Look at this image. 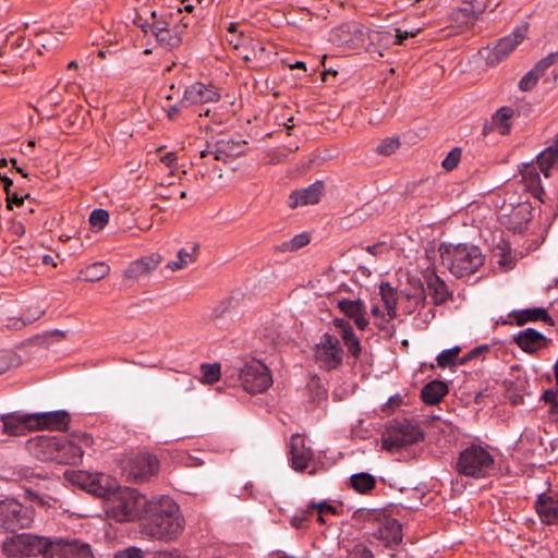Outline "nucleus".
I'll list each match as a JSON object with an SVG mask.
<instances>
[{
    "label": "nucleus",
    "mask_w": 558,
    "mask_h": 558,
    "mask_svg": "<svg viewBox=\"0 0 558 558\" xmlns=\"http://www.w3.org/2000/svg\"><path fill=\"white\" fill-rule=\"evenodd\" d=\"M184 518L179 505L169 496H159L146 504L142 532L157 541L177 539L184 530Z\"/></svg>",
    "instance_id": "1"
},
{
    "label": "nucleus",
    "mask_w": 558,
    "mask_h": 558,
    "mask_svg": "<svg viewBox=\"0 0 558 558\" xmlns=\"http://www.w3.org/2000/svg\"><path fill=\"white\" fill-rule=\"evenodd\" d=\"M93 444L94 439L89 434L80 433L73 435L72 439L38 436L28 441V447L41 460L76 465L82 461L84 447Z\"/></svg>",
    "instance_id": "2"
},
{
    "label": "nucleus",
    "mask_w": 558,
    "mask_h": 558,
    "mask_svg": "<svg viewBox=\"0 0 558 558\" xmlns=\"http://www.w3.org/2000/svg\"><path fill=\"white\" fill-rule=\"evenodd\" d=\"M439 253L442 264L457 278L474 274L483 266L485 259L477 246L465 243H442Z\"/></svg>",
    "instance_id": "3"
},
{
    "label": "nucleus",
    "mask_w": 558,
    "mask_h": 558,
    "mask_svg": "<svg viewBox=\"0 0 558 558\" xmlns=\"http://www.w3.org/2000/svg\"><path fill=\"white\" fill-rule=\"evenodd\" d=\"M495 466L493 454L480 445H471L459 453L456 471L472 478H484L490 475Z\"/></svg>",
    "instance_id": "4"
},
{
    "label": "nucleus",
    "mask_w": 558,
    "mask_h": 558,
    "mask_svg": "<svg viewBox=\"0 0 558 558\" xmlns=\"http://www.w3.org/2000/svg\"><path fill=\"white\" fill-rule=\"evenodd\" d=\"M108 501L110 502L108 514L118 522L138 518L148 502L137 490L119 485Z\"/></svg>",
    "instance_id": "5"
},
{
    "label": "nucleus",
    "mask_w": 558,
    "mask_h": 558,
    "mask_svg": "<svg viewBox=\"0 0 558 558\" xmlns=\"http://www.w3.org/2000/svg\"><path fill=\"white\" fill-rule=\"evenodd\" d=\"M187 26L189 22L178 20V16H173V12L160 14L159 16L154 12L149 32L162 47L171 50L181 45L182 34Z\"/></svg>",
    "instance_id": "6"
},
{
    "label": "nucleus",
    "mask_w": 558,
    "mask_h": 558,
    "mask_svg": "<svg viewBox=\"0 0 558 558\" xmlns=\"http://www.w3.org/2000/svg\"><path fill=\"white\" fill-rule=\"evenodd\" d=\"M44 558H94L90 546L78 539L41 537Z\"/></svg>",
    "instance_id": "7"
},
{
    "label": "nucleus",
    "mask_w": 558,
    "mask_h": 558,
    "mask_svg": "<svg viewBox=\"0 0 558 558\" xmlns=\"http://www.w3.org/2000/svg\"><path fill=\"white\" fill-rule=\"evenodd\" d=\"M313 357L318 368L330 372L342 365L344 350L336 335L325 332L314 347Z\"/></svg>",
    "instance_id": "8"
},
{
    "label": "nucleus",
    "mask_w": 558,
    "mask_h": 558,
    "mask_svg": "<svg viewBox=\"0 0 558 558\" xmlns=\"http://www.w3.org/2000/svg\"><path fill=\"white\" fill-rule=\"evenodd\" d=\"M243 389L250 393H262L272 384L269 369L260 361L252 360L238 368Z\"/></svg>",
    "instance_id": "9"
},
{
    "label": "nucleus",
    "mask_w": 558,
    "mask_h": 558,
    "mask_svg": "<svg viewBox=\"0 0 558 558\" xmlns=\"http://www.w3.org/2000/svg\"><path fill=\"white\" fill-rule=\"evenodd\" d=\"M423 439V433L417 425L408 421L390 424L383 434V447L393 451L410 446Z\"/></svg>",
    "instance_id": "10"
},
{
    "label": "nucleus",
    "mask_w": 558,
    "mask_h": 558,
    "mask_svg": "<svg viewBox=\"0 0 558 558\" xmlns=\"http://www.w3.org/2000/svg\"><path fill=\"white\" fill-rule=\"evenodd\" d=\"M71 481L87 493L107 500L110 499L119 485L114 477L106 473H88L85 471L74 472Z\"/></svg>",
    "instance_id": "11"
},
{
    "label": "nucleus",
    "mask_w": 558,
    "mask_h": 558,
    "mask_svg": "<svg viewBox=\"0 0 558 558\" xmlns=\"http://www.w3.org/2000/svg\"><path fill=\"white\" fill-rule=\"evenodd\" d=\"M33 521V512L15 499L0 501V531L27 529Z\"/></svg>",
    "instance_id": "12"
},
{
    "label": "nucleus",
    "mask_w": 558,
    "mask_h": 558,
    "mask_svg": "<svg viewBox=\"0 0 558 558\" xmlns=\"http://www.w3.org/2000/svg\"><path fill=\"white\" fill-rule=\"evenodd\" d=\"M43 536L22 533L3 542L2 550L8 557L38 556L43 547Z\"/></svg>",
    "instance_id": "13"
},
{
    "label": "nucleus",
    "mask_w": 558,
    "mask_h": 558,
    "mask_svg": "<svg viewBox=\"0 0 558 558\" xmlns=\"http://www.w3.org/2000/svg\"><path fill=\"white\" fill-rule=\"evenodd\" d=\"M527 34V24L514 28V31L497 41L493 48H487L485 56L487 63L495 65L506 59L520 45Z\"/></svg>",
    "instance_id": "14"
},
{
    "label": "nucleus",
    "mask_w": 558,
    "mask_h": 558,
    "mask_svg": "<svg viewBox=\"0 0 558 558\" xmlns=\"http://www.w3.org/2000/svg\"><path fill=\"white\" fill-rule=\"evenodd\" d=\"M159 462L155 456L149 453H137L130 458L124 471L130 480L141 482L157 474Z\"/></svg>",
    "instance_id": "15"
},
{
    "label": "nucleus",
    "mask_w": 558,
    "mask_h": 558,
    "mask_svg": "<svg viewBox=\"0 0 558 558\" xmlns=\"http://www.w3.org/2000/svg\"><path fill=\"white\" fill-rule=\"evenodd\" d=\"M219 99L220 94L215 86L195 82L186 87L181 99V105L184 107H190L193 105L217 102Z\"/></svg>",
    "instance_id": "16"
},
{
    "label": "nucleus",
    "mask_w": 558,
    "mask_h": 558,
    "mask_svg": "<svg viewBox=\"0 0 558 558\" xmlns=\"http://www.w3.org/2000/svg\"><path fill=\"white\" fill-rule=\"evenodd\" d=\"M0 420L3 424V432L10 436H20L34 430V413H5L0 416Z\"/></svg>",
    "instance_id": "17"
},
{
    "label": "nucleus",
    "mask_w": 558,
    "mask_h": 558,
    "mask_svg": "<svg viewBox=\"0 0 558 558\" xmlns=\"http://www.w3.org/2000/svg\"><path fill=\"white\" fill-rule=\"evenodd\" d=\"M70 416L66 411H49L34 413V430H64L68 428Z\"/></svg>",
    "instance_id": "18"
},
{
    "label": "nucleus",
    "mask_w": 558,
    "mask_h": 558,
    "mask_svg": "<svg viewBox=\"0 0 558 558\" xmlns=\"http://www.w3.org/2000/svg\"><path fill=\"white\" fill-rule=\"evenodd\" d=\"M325 191L323 181H316L306 189L293 191L289 196V206L295 208L298 206L317 204Z\"/></svg>",
    "instance_id": "19"
},
{
    "label": "nucleus",
    "mask_w": 558,
    "mask_h": 558,
    "mask_svg": "<svg viewBox=\"0 0 558 558\" xmlns=\"http://www.w3.org/2000/svg\"><path fill=\"white\" fill-rule=\"evenodd\" d=\"M533 217V208L529 202H521L506 216L504 223L513 232H523Z\"/></svg>",
    "instance_id": "20"
},
{
    "label": "nucleus",
    "mask_w": 558,
    "mask_h": 558,
    "mask_svg": "<svg viewBox=\"0 0 558 558\" xmlns=\"http://www.w3.org/2000/svg\"><path fill=\"white\" fill-rule=\"evenodd\" d=\"M349 28L355 36L363 37L366 35L369 45L375 47L373 51H378L379 56H384L380 49H388L395 41L393 34L389 31L367 29L365 32V29L359 25H353Z\"/></svg>",
    "instance_id": "21"
},
{
    "label": "nucleus",
    "mask_w": 558,
    "mask_h": 558,
    "mask_svg": "<svg viewBox=\"0 0 558 558\" xmlns=\"http://www.w3.org/2000/svg\"><path fill=\"white\" fill-rule=\"evenodd\" d=\"M245 141L221 138L214 144L213 155L215 160L228 162L244 153Z\"/></svg>",
    "instance_id": "22"
},
{
    "label": "nucleus",
    "mask_w": 558,
    "mask_h": 558,
    "mask_svg": "<svg viewBox=\"0 0 558 558\" xmlns=\"http://www.w3.org/2000/svg\"><path fill=\"white\" fill-rule=\"evenodd\" d=\"M514 342L524 352L535 353L545 348L549 340L542 332L533 328H526L514 336Z\"/></svg>",
    "instance_id": "23"
},
{
    "label": "nucleus",
    "mask_w": 558,
    "mask_h": 558,
    "mask_svg": "<svg viewBox=\"0 0 558 558\" xmlns=\"http://www.w3.org/2000/svg\"><path fill=\"white\" fill-rule=\"evenodd\" d=\"M332 324L342 338L349 354L357 360L362 352V345L351 324L344 318H335Z\"/></svg>",
    "instance_id": "24"
},
{
    "label": "nucleus",
    "mask_w": 558,
    "mask_h": 558,
    "mask_svg": "<svg viewBox=\"0 0 558 558\" xmlns=\"http://www.w3.org/2000/svg\"><path fill=\"white\" fill-rule=\"evenodd\" d=\"M290 454L292 466L295 470H304L307 468L308 462L313 457L310 447L306 446V440L301 435H293L290 440Z\"/></svg>",
    "instance_id": "25"
},
{
    "label": "nucleus",
    "mask_w": 558,
    "mask_h": 558,
    "mask_svg": "<svg viewBox=\"0 0 558 558\" xmlns=\"http://www.w3.org/2000/svg\"><path fill=\"white\" fill-rule=\"evenodd\" d=\"M338 307L347 317L354 320L360 330H364L368 326V319L365 317L366 307L360 299H342L338 302Z\"/></svg>",
    "instance_id": "26"
},
{
    "label": "nucleus",
    "mask_w": 558,
    "mask_h": 558,
    "mask_svg": "<svg viewBox=\"0 0 558 558\" xmlns=\"http://www.w3.org/2000/svg\"><path fill=\"white\" fill-rule=\"evenodd\" d=\"M539 171L541 169L538 167L537 160L536 163L524 165L523 168L520 170V173L521 182L523 184L524 190H526L534 197L543 202L542 195L544 194V190L541 185Z\"/></svg>",
    "instance_id": "27"
},
{
    "label": "nucleus",
    "mask_w": 558,
    "mask_h": 558,
    "mask_svg": "<svg viewBox=\"0 0 558 558\" xmlns=\"http://www.w3.org/2000/svg\"><path fill=\"white\" fill-rule=\"evenodd\" d=\"M535 510L545 524H558V498L541 494L535 501Z\"/></svg>",
    "instance_id": "28"
},
{
    "label": "nucleus",
    "mask_w": 558,
    "mask_h": 558,
    "mask_svg": "<svg viewBox=\"0 0 558 558\" xmlns=\"http://www.w3.org/2000/svg\"><path fill=\"white\" fill-rule=\"evenodd\" d=\"M373 535L386 546L399 544L402 541L401 524L397 519H386L374 531Z\"/></svg>",
    "instance_id": "29"
},
{
    "label": "nucleus",
    "mask_w": 558,
    "mask_h": 558,
    "mask_svg": "<svg viewBox=\"0 0 558 558\" xmlns=\"http://www.w3.org/2000/svg\"><path fill=\"white\" fill-rule=\"evenodd\" d=\"M538 167L545 178L558 177V136L538 155Z\"/></svg>",
    "instance_id": "30"
},
{
    "label": "nucleus",
    "mask_w": 558,
    "mask_h": 558,
    "mask_svg": "<svg viewBox=\"0 0 558 558\" xmlns=\"http://www.w3.org/2000/svg\"><path fill=\"white\" fill-rule=\"evenodd\" d=\"M160 263V256L150 255L132 262L124 271V277L129 279H137L149 274L157 268Z\"/></svg>",
    "instance_id": "31"
},
{
    "label": "nucleus",
    "mask_w": 558,
    "mask_h": 558,
    "mask_svg": "<svg viewBox=\"0 0 558 558\" xmlns=\"http://www.w3.org/2000/svg\"><path fill=\"white\" fill-rule=\"evenodd\" d=\"M448 393V386L441 380H433L421 390V399L425 404L435 405Z\"/></svg>",
    "instance_id": "32"
},
{
    "label": "nucleus",
    "mask_w": 558,
    "mask_h": 558,
    "mask_svg": "<svg viewBox=\"0 0 558 558\" xmlns=\"http://www.w3.org/2000/svg\"><path fill=\"white\" fill-rule=\"evenodd\" d=\"M515 324L523 326L529 322H544L547 325L554 326V319L548 315L544 307H532L512 313Z\"/></svg>",
    "instance_id": "33"
},
{
    "label": "nucleus",
    "mask_w": 558,
    "mask_h": 558,
    "mask_svg": "<svg viewBox=\"0 0 558 558\" xmlns=\"http://www.w3.org/2000/svg\"><path fill=\"white\" fill-rule=\"evenodd\" d=\"M198 254L199 245L197 243H192L190 246L179 250L177 254V259L170 260L167 264V268H169L172 271L183 269L187 267L190 264L196 262Z\"/></svg>",
    "instance_id": "34"
},
{
    "label": "nucleus",
    "mask_w": 558,
    "mask_h": 558,
    "mask_svg": "<svg viewBox=\"0 0 558 558\" xmlns=\"http://www.w3.org/2000/svg\"><path fill=\"white\" fill-rule=\"evenodd\" d=\"M426 291L433 298L435 304H441L447 301L449 292L446 283L435 274L425 277Z\"/></svg>",
    "instance_id": "35"
},
{
    "label": "nucleus",
    "mask_w": 558,
    "mask_h": 558,
    "mask_svg": "<svg viewBox=\"0 0 558 558\" xmlns=\"http://www.w3.org/2000/svg\"><path fill=\"white\" fill-rule=\"evenodd\" d=\"M515 110L511 107H501L492 117V128L498 133L506 135L512 126V118Z\"/></svg>",
    "instance_id": "36"
},
{
    "label": "nucleus",
    "mask_w": 558,
    "mask_h": 558,
    "mask_svg": "<svg viewBox=\"0 0 558 558\" xmlns=\"http://www.w3.org/2000/svg\"><path fill=\"white\" fill-rule=\"evenodd\" d=\"M109 271L110 267L106 263L97 262L82 269L80 274L84 280L96 282L105 278Z\"/></svg>",
    "instance_id": "37"
},
{
    "label": "nucleus",
    "mask_w": 558,
    "mask_h": 558,
    "mask_svg": "<svg viewBox=\"0 0 558 558\" xmlns=\"http://www.w3.org/2000/svg\"><path fill=\"white\" fill-rule=\"evenodd\" d=\"M350 482L353 489L360 494H366L371 492L376 485L375 477L366 472L353 474L350 477Z\"/></svg>",
    "instance_id": "38"
},
{
    "label": "nucleus",
    "mask_w": 558,
    "mask_h": 558,
    "mask_svg": "<svg viewBox=\"0 0 558 558\" xmlns=\"http://www.w3.org/2000/svg\"><path fill=\"white\" fill-rule=\"evenodd\" d=\"M379 292L388 316L395 318L397 315V294L395 289L389 283H381Z\"/></svg>",
    "instance_id": "39"
},
{
    "label": "nucleus",
    "mask_w": 558,
    "mask_h": 558,
    "mask_svg": "<svg viewBox=\"0 0 558 558\" xmlns=\"http://www.w3.org/2000/svg\"><path fill=\"white\" fill-rule=\"evenodd\" d=\"M460 347H453L451 349L442 350L437 355V364L441 368L449 367L454 364V361L460 353Z\"/></svg>",
    "instance_id": "40"
},
{
    "label": "nucleus",
    "mask_w": 558,
    "mask_h": 558,
    "mask_svg": "<svg viewBox=\"0 0 558 558\" xmlns=\"http://www.w3.org/2000/svg\"><path fill=\"white\" fill-rule=\"evenodd\" d=\"M557 61L558 52H551L544 57L543 59H541L532 69V71L541 77L545 74L546 70L553 64H555Z\"/></svg>",
    "instance_id": "41"
},
{
    "label": "nucleus",
    "mask_w": 558,
    "mask_h": 558,
    "mask_svg": "<svg viewBox=\"0 0 558 558\" xmlns=\"http://www.w3.org/2000/svg\"><path fill=\"white\" fill-rule=\"evenodd\" d=\"M400 146V142L397 137H387L380 142L376 147V153L384 156L393 154Z\"/></svg>",
    "instance_id": "42"
},
{
    "label": "nucleus",
    "mask_w": 558,
    "mask_h": 558,
    "mask_svg": "<svg viewBox=\"0 0 558 558\" xmlns=\"http://www.w3.org/2000/svg\"><path fill=\"white\" fill-rule=\"evenodd\" d=\"M109 214L105 209H94L89 216V223L93 228L104 229L108 223Z\"/></svg>",
    "instance_id": "43"
},
{
    "label": "nucleus",
    "mask_w": 558,
    "mask_h": 558,
    "mask_svg": "<svg viewBox=\"0 0 558 558\" xmlns=\"http://www.w3.org/2000/svg\"><path fill=\"white\" fill-rule=\"evenodd\" d=\"M202 373L204 381L208 384H214L219 380L220 378V365L215 364H203L202 365Z\"/></svg>",
    "instance_id": "44"
},
{
    "label": "nucleus",
    "mask_w": 558,
    "mask_h": 558,
    "mask_svg": "<svg viewBox=\"0 0 558 558\" xmlns=\"http://www.w3.org/2000/svg\"><path fill=\"white\" fill-rule=\"evenodd\" d=\"M460 158H461V149L456 147L449 151V154L442 160L441 166L446 170L451 171L458 166Z\"/></svg>",
    "instance_id": "45"
},
{
    "label": "nucleus",
    "mask_w": 558,
    "mask_h": 558,
    "mask_svg": "<svg viewBox=\"0 0 558 558\" xmlns=\"http://www.w3.org/2000/svg\"><path fill=\"white\" fill-rule=\"evenodd\" d=\"M113 558H144V553L138 547L130 546L116 551Z\"/></svg>",
    "instance_id": "46"
},
{
    "label": "nucleus",
    "mask_w": 558,
    "mask_h": 558,
    "mask_svg": "<svg viewBox=\"0 0 558 558\" xmlns=\"http://www.w3.org/2000/svg\"><path fill=\"white\" fill-rule=\"evenodd\" d=\"M538 78L539 76L536 75L532 70L529 71L519 82L520 89L524 92L533 89Z\"/></svg>",
    "instance_id": "47"
},
{
    "label": "nucleus",
    "mask_w": 558,
    "mask_h": 558,
    "mask_svg": "<svg viewBox=\"0 0 558 558\" xmlns=\"http://www.w3.org/2000/svg\"><path fill=\"white\" fill-rule=\"evenodd\" d=\"M14 363V356L9 351H0V375L8 372Z\"/></svg>",
    "instance_id": "48"
},
{
    "label": "nucleus",
    "mask_w": 558,
    "mask_h": 558,
    "mask_svg": "<svg viewBox=\"0 0 558 558\" xmlns=\"http://www.w3.org/2000/svg\"><path fill=\"white\" fill-rule=\"evenodd\" d=\"M5 195L7 206L10 209L13 205L21 206L24 203V199L29 197V194L20 195L19 193L12 191H9V193H5Z\"/></svg>",
    "instance_id": "49"
},
{
    "label": "nucleus",
    "mask_w": 558,
    "mask_h": 558,
    "mask_svg": "<svg viewBox=\"0 0 558 558\" xmlns=\"http://www.w3.org/2000/svg\"><path fill=\"white\" fill-rule=\"evenodd\" d=\"M353 558H373L372 550L364 544L360 543L356 544L352 551H351Z\"/></svg>",
    "instance_id": "50"
},
{
    "label": "nucleus",
    "mask_w": 558,
    "mask_h": 558,
    "mask_svg": "<svg viewBox=\"0 0 558 558\" xmlns=\"http://www.w3.org/2000/svg\"><path fill=\"white\" fill-rule=\"evenodd\" d=\"M310 514H312V511H311L310 508H307L306 510L301 511L300 514H295L292 518L291 524L295 529H302L304 526L305 521L308 519Z\"/></svg>",
    "instance_id": "51"
},
{
    "label": "nucleus",
    "mask_w": 558,
    "mask_h": 558,
    "mask_svg": "<svg viewBox=\"0 0 558 558\" xmlns=\"http://www.w3.org/2000/svg\"><path fill=\"white\" fill-rule=\"evenodd\" d=\"M292 250L298 251L299 248L305 246L310 242V236L307 233H300L294 235L291 240Z\"/></svg>",
    "instance_id": "52"
},
{
    "label": "nucleus",
    "mask_w": 558,
    "mask_h": 558,
    "mask_svg": "<svg viewBox=\"0 0 558 558\" xmlns=\"http://www.w3.org/2000/svg\"><path fill=\"white\" fill-rule=\"evenodd\" d=\"M308 508L311 509V511H313L314 509H317L318 512L320 513H331V514H335L336 513V508L329 504H327L326 501H323V502H312L308 505Z\"/></svg>",
    "instance_id": "53"
},
{
    "label": "nucleus",
    "mask_w": 558,
    "mask_h": 558,
    "mask_svg": "<svg viewBox=\"0 0 558 558\" xmlns=\"http://www.w3.org/2000/svg\"><path fill=\"white\" fill-rule=\"evenodd\" d=\"M415 32L401 31L400 28H396V34H393V45H402L403 41L410 37L415 36Z\"/></svg>",
    "instance_id": "54"
},
{
    "label": "nucleus",
    "mask_w": 558,
    "mask_h": 558,
    "mask_svg": "<svg viewBox=\"0 0 558 558\" xmlns=\"http://www.w3.org/2000/svg\"><path fill=\"white\" fill-rule=\"evenodd\" d=\"M365 251L374 256H377V255L383 254L385 251H387V246L384 242H379V243H376L373 245H367L365 247Z\"/></svg>",
    "instance_id": "55"
},
{
    "label": "nucleus",
    "mask_w": 558,
    "mask_h": 558,
    "mask_svg": "<svg viewBox=\"0 0 558 558\" xmlns=\"http://www.w3.org/2000/svg\"><path fill=\"white\" fill-rule=\"evenodd\" d=\"M178 156L175 153H167L161 158L160 161L168 168H174L177 166Z\"/></svg>",
    "instance_id": "56"
},
{
    "label": "nucleus",
    "mask_w": 558,
    "mask_h": 558,
    "mask_svg": "<svg viewBox=\"0 0 558 558\" xmlns=\"http://www.w3.org/2000/svg\"><path fill=\"white\" fill-rule=\"evenodd\" d=\"M542 399L551 408L558 401V393L553 389H548L544 391Z\"/></svg>",
    "instance_id": "57"
},
{
    "label": "nucleus",
    "mask_w": 558,
    "mask_h": 558,
    "mask_svg": "<svg viewBox=\"0 0 558 558\" xmlns=\"http://www.w3.org/2000/svg\"><path fill=\"white\" fill-rule=\"evenodd\" d=\"M487 347L484 345V347H477L475 349H473L471 352H469L461 361V364H464L466 361L469 360H472L474 357H476L477 355H480Z\"/></svg>",
    "instance_id": "58"
},
{
    "label": "nucleus",
    "mask_w": 558,
    "mask_h": 558,
    "mask_svg": "<svg viewBox=\"0 0 558 558\" xmlns=\"http://www.w3.org/2000/svg\"><path fill=\"white\" fill-rule=\"evenodd\" d=\"M194 9V7L190 3H184L183 2V7H180L178 8L177 12L173 13V16H178V20H183V22H189L187 20H185V17H181L180 14L185 11V12H192Z\"/></svg>",
    "instance_id": "59"
},
{
    "label": "nucleus",
    "mask_w": 558,
    "mask_h": 558,
    "mask_svg": "<svg viewBox=\"0 0 558 558\" xmlns=\"http://www.w3.org/2000/svg\"><path fill=\"white\" fill-rule=\"evenodd\" d=\"M10 230L14 235L17 236H21L25 233V228L21 222H12Z\"/></svg>",
    "instance_id": "60"
},
{
    "label": "nucleus",
    "mask_w": 558,
    "mask_h": 558,
    "mask_svg": "<svg viewBox=\"0 0 558 558\" xmlns=\"http://www.w3.org/2000/svg\"><path fill=\"white\" fill-rule=\"evenodd\" d=\"M0 181H1V182H2V184H3L4 192H5V193H9V191H11V186L13 185V181H12V179H10L8 175L2 174V173L0 172Z\"/></svg>",
    "instance_id": "61"
},
{
    "label": "nucleus",
    "mask_w": 558,
    "mask_h": 558,
    "mask_svg": "<svg viewBox=\"0 0 558 558\" xmlns=\"http://www.w3.org/2000/svg\"><path fill=\"white\" fill-rule=\"evenodd\" d=\"M157 558H182L178 550L174 551H161L157 555Z\"/></svg>",
    "instance_id": "62"
},
{
    "label": "nucleus",
    "mask_w": 558,
    "mask_h": 558,
    "mask_svg": "<svg viewBox=\"0 0 558 558\" xmlns=\"http://www.w3.org/2000/svg\"><path fill=\"white\" fill-rule=\"evenodd\" d=\"M264 52H265V47H264V46H262V45L257 44V45H255V46L253 47V57H254L255 59H257V58H262V56L264 54Z\"/></svg>",
    "instance_id": "63"
},
{
    "label": "nucleus",
    "mask_w": 558,
    "mask_h": 558,
    "mask_svg": "<svg viewBox=\"0 0 558 558\" xmlns=\"http://www.w3.org/2000/svg\"><path fill=\"white\" fill-rule=\"evenodd\" d=\"M180 112V108L177 105H173L168 110V117L170 119H174Z\"/></svg>",
    "instance_id": "64"
}]
</instances>
